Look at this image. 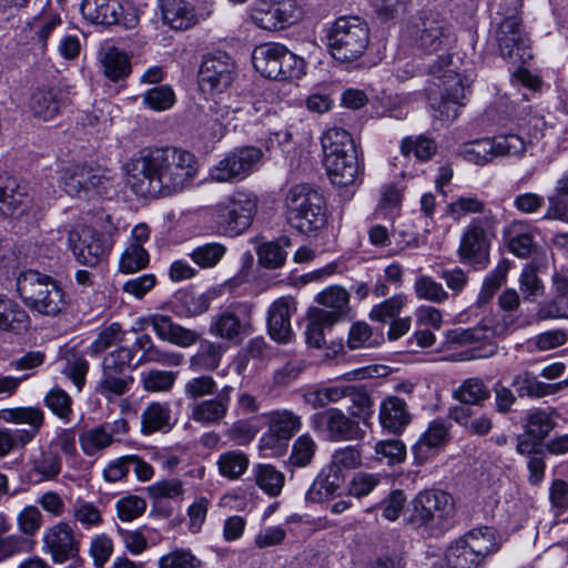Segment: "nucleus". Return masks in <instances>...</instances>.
Here are the masks:
<instances>
[{
	"label": "nucleus",
	"mask_w": 568,
	"mask_h": 568,
	"mask_svg": "<svg viewBox=\"0 0 568 568\" xmlns=\"http://www.w3.org/2000/svg\"><path fill=\"white\" fill-rule=\"evenodd\" d=\"M234 62L224 52L205 57L199 71V82L203 90L223 91L233 81Z\"/></svg>",
	"instance_id": "nucleus-22"
},
{
	"label": "nucleus",
	"mask_w": 568,
	"mask_h": 568,
	"mask_svg": "<svg viewBox=\"0 0 568 568\" xmlns=\"http://www.w3.org/2000/svg\"><path fill=\"white\" fill-rule=\"evenodd\" d=\"M345 480L344 474L333 466L326 465L315 477L305 494L308 503L320 504L334 496Z\"/></svg>",
	"instance_id": "nucleus-33"
},
{
	"label": "nucleus",
	"mask_w": 568,
	"mask_h": 568,
	"mask_svg": "<svg viewBox=\"0 0 568 568\" xmlns=\"http://www.w3.org/2000/svg\"><path fill=\"white\" fill-rule=\"evenodd\" d=\"M156 336L179 347L187 348L200 341V333L184 327L164 314H153L146 320Z\"/></svg>",
	"instance_id": "nucleus-26"
},
{
	"label": "nucleus",
	"mask_w": 568,
	"mask_h": 568,
	"mask_svg": "<svg viewBox=\"0 0 568 568\" xmlns=\"http://www.w3.org/2000/svg\"><path fill=\"white\" fill-rule=\"evenodd\" d=\"M0 420L8 424L28 425V428H18L26 433L24 439L30 444L44 425V412L38 406H17L0 409Z\"/></svg>",
	"instance_id": "nucleus-31"
},
{
	"label": "nucleus",
	"mask_w": 568,
	"mask_h": 568,
	"mask_svg": "<svg viewBox=\"0 0 568 568\" xmlns=\"http://www.w3.org/2000/svg\"><path fill=\"white\" fill-rule=\"evenodd\" d=\"M498 224L499 219L493 211L470 220L462 233L457 250L462 263L476 270L488 266L491 240L496 236Z\"/></svg>",
	"instance_id": "nucleus-10"
},
{
	"label": "nucleus",
	"mask_w": 568,
	"mask_h": 568,
	"mask_svg": "<svg viewBox=\"0 0 568 568\" xmlns=\"http://www.w3.org/2000/svg\"><path fill=\"white\" fill-rule=\"evenodd\" d=\"M316 302L322 305V308H314L315 311L325 312L329 320L337 323L347 317L349 307V294L341 286H329L317 294Z\"/></svg>",
	"instance_id": "nucleus-36"
},
{
	"label": "nucleus",
	"mask_w": 568,
	"mask_h": 568,
	"mask_svg": "<svg viewBox=\"0 0 568 568\" xmlns=\"http://www.w3.org/2000/svg\"><path fill=\"white\" fill-rule=\"evenodd\" d=\"M71 514L74 521L79 523L85 529L98 527L103 521L98 506L81 498H78L72 505Z\"/></svg>",
	"instance_id": "nucleus-62"
},
{
	"label": "nucleus",
	"mask_w": 568,
	"mask_h": 568,
	"mask_svg": "<svg viewBox=\"0 0 568 568\" xmlns=\"http://www.w3.org/2000/svg\"><path fill=\"white\" fill-rule=\"evenodd\" d=\"M252 62L257 72L273 80L300 79L305 61L280 43H263L253 50Z\"/></svg>",
	"instance_id": "nucleus-12"
},
{
	"label": "nucleus",
	"mask_w": 568,
	"mask_h": 568,
	"mask_svg": "<svg viewBox=\"0 0 568 568\" xmlns=\"http://www.w3.org/2000/svg\"><path fill=\"white\" fill-rule=\"evenodd\" d=\"M81 448L87 456H94L97 453L108 448L114 442L109 432L99 425L82 433L79 438Z\"/></svg>",
	"instance_id": "nucleus-58"
},
{
	"label": "nucleus",
	"mask_w": 568,
	"mask_h": 568,
	"mask_svg": "<svg viewBox=\"0 0 568 568\" xmlns=\"http://www.w3.org/2000/svg\"><path fill=\"white\" fill-rule=\"evenodd\" d=\"M105 182L106 179L99 169L79 164L64 168L60 176V184L64 192L79 197L91 192L99 193Z\"/></svg>",
	"instance_id": "nucleus-23"
},
{
	"label": "nucleus",
	"mask_w": 568,
	"mask_h": 568,
	"mask_svg": "<svg viewBox=\"0 0 568 568\" xmlns=\"http://www.w3.org/2000/svg\"><path fill=\"white\" fill-rule=\"evenodd\" d=\"M227 247L220 242H207L196 246L189 254L190 258L201 268L215 267L224 257Z\"/></svg>",
	"instance_id": "nucleus-51"
},
{
	"label": "nucleus",
	"mask_w": 568,
	"mask_h": 568,
	"mask_svg": "<svg viewBox=\"0 0 568 568\" xmlns=\"http://www.w3.org/2000/svg\"><path fill=\"white\" fill-rule=\"evenodd\" d=\"M162 20L173 30H186L195 24L193 9L185 0H158Z\"/></svg>",
	"instance_id": "nucleus-37"
},
{
	"label": "nucleus",
	"mask_w": 568,
	"mask_h": 568,
	"mask_svg": "<svg viewBox=\"0 0 568 568\" xmlns=\"http://www.w3.org/2000/svg\"><path fill=\"white\" fill-rule=\"evenodd\" d=\"M568 381L561 383L547 384L538 381L529 371H524L516 374L511 381V386L516 389L519 397L541 398L548 395L556 394Z\"/></svg>",
	"instance_id": "nucleus-38"
},
{
	"label": "nucleus",
	"mask_w": 568,
	"mask_h": 568,
	"mask_svg": "<svg viewBox=\"0 0 568 568\" xmlns=\"http://www.w3.org/2000/svg\"><path fill=\"white\" fill-rule=\"evenodd\" d=\"M32 473L39 476V480H51L58 477L62 469V459L51 448L42 450L32 459Z\"/></svg>",
	"instance_id": "nucleus-53"
},
{
	"label": "nucleus",
	"mask_w": 568,
	"mask_h": 568,
	"mask_svg": "<svg viewBox=\"0 0 568 568\" xmlns=\"http://www.w3.org/2000/svg\"><path fill=\"white\" fill-rule=\"evenodd\" d=\"M383 339L382 335H374L366 322L354 323L348 332L347 345L351 349L372 348Z\"/></svg>",
	"instance_id": "nucleus-60"
},
{
	"label": "nucleus",
	"mask_w": 568,
	"mask_h": 568,
	"mask_svg": "<svg viewBox=\"0 0 568 568\" xmlns=\"http://www.w3.org/2000/svg\"><path fill=\"white\" fill-rule=\"evenodd\" d=\"M101 61L105 77L112 81L123 79L131 72L129 57L115 47L106 48Z\"/></svg>",
	"instance_id": "nucleus-49"
},
{
	"label": "nucleus",
	"mask_w": 568,
	"mask_h": 568,
	"mask_svg": "<svg viewBox=\"0 0 568 568\" xmlns=\"http://www.w3.org/2000/svg\"><path fill=\"white\" fill-rule=\"evenodd\" d=\"M16 520L19 534L12 532L11 517L0 511V564L32 549L29 538L42 527L43 515L37 506L28 505L18 513Z\"/></svg>",
	"instance_id": "nucleus-9"
},
{
	"label": "nucleus",
	"mask_w": 568,
	"mask_h": 568,
	"mask_svg": "<svg viewBox=\"0 0 568 568\" xmlns=\"http://www.w3.org/2000/svg\"><path fill=\"white\" fill-rule=\"evenodd\" d=\"M378 417L382 427L394 434L403 432L410 423L405 400L396 396H389L382 402Z\"/></svg>",
	"instance_id": "nucleus-35"
},
{
	"label": "nucleus",
	"mask_w": 568,
	"mask_h": 568,
	"mask_svg": "<svg viewBox=\"0 0 568 568\" xmlns=\"http://www.w3.org/2000/svg\"><path fill=\"white\" fill-rule=\"evenodd\" d=\"M311 427L331 442L358 440L365 435L354 417L335 407L314 414Z\"/></svg>",
	"instance_id": "nucleus-17"
},
{
	"label": "nucleus",
	"mask_w": 568,
	"mask_h": 568,
	"mask_svg": "<svg viewBox=\"0 0 568 568\" xmlns=\"http://www.w3.org/2000/svg\"><path fill=\"white\" fill-rule=\"evenodd\" d=\"M175 93L170 85L161 84L149 89L143 94V103L154 111H165L175 103Z\"/></svg>",
	"instance_id": "nucleus-64"
},
{
	"label": "nucleus",
	"mask_w": 568,
	"mask_h": 568,
	"mask_svg": "<svg viewBox=\"0 0 568 568\" xmlns=\"http://www.w3.org/2000/svg\"><path fill=\"white\" fill-rule=\"evenodd\" d=\"M67 241L77 261L88 266L97 265L110 247L104 235L89 226L69 231Z\"/></svg>",
	"instance_id": "nucleus-21"
},
{
	"label": "nucleus",
	"mask_w": 568,
	"mask_h": 568,
	"mask_svg": "<svg viewBox=\"0 0 568 568\" xmlns=\"http://www.w3.org/2000/svg\"><path fill=\"white\" fill-rule=\"evenodd\" d=\"M491 211L477 195H462L446 206V213L454 221H459L468 214H483Z\"/></svg>",
	"instance_id": "nucleus-52"
},
{
	"label": "nucleus",
	"mask_w": 568,
	"mask_h": 568,
	"mask_svg": "<svg viewBox=\"0 0 568 568\" xmlns=\"http://www.w3.org/2000/svg\"><path fill=\"white\" fill-rule=\"evenodd\" d=\"M81 13L85 20L94 24H122L125 28H132L138 22L134 14L130 18L123 16V8L119 0H82Z\"/></svg>",
	"instance_id": "nucleus-24"
},
{
	"label": "nucleus",
	"mask_w": 568,
	"mask_h": 568,
	"mask_svg": "<svg viewBox=\"0 0 568 568\" xmlns=\"http://www.w3.org/2000/svg\"><path fill=\"white\" fill-rule=\"evenodd\" d=\"M255 484L270 497H277L284 487L285 476L271 464H257L253 467Z\"/></svg>",
	"instance_id": "nucleus-44"
},
{
	"label": "nucleus",
	"mask_w": 568,
	"mask_h": 568,
	"mask_svg": "<svg viewBox=\"0 0 568 568\" xmlns=\"http://www.w3.org/2000/svg\"><path fill=\"white\" fill-rule=\"evenodd\" d=\"M526 150L524 139L517 134H503L494 139H483L468 143L465 158L477 165H484L496 156L523 155Z\"/></svg>",
	"instance_id": "nucleus-20"
},
{
	"label": "nucleus",
	"mask_w": 568,
	"mask_h": 568,
	"mask_svg": "<svg viewBox=\"0 0 568 568\" xmlns=\"http://www.w3.org/2000/svg\"><path fill=\"white\" fill-rule=\"evenodd\" d=\"M287 223L302 234L311 235L326 224L325 199L310 183L292 185L284 197Z\"/></svg>",
	"instance_id": "nucleus-4"
},
{
	"label": "nucleus",
	"mask_w": 568,
	"mask_h": 568,
	"mask_svg": "<svg viewBox=\"0 0 568 568\" xmlns=\"http://www.w3.org/2000/svg\"><path fill=\"white\" fill-rule=\"evenodd\" d=\"M335 324L325 312L311 310L305 331L306 343L312 347L322 348L326 344V334Z\"/></svg>",
	"instance_id": "nucleus-43"
},
{
	"label": "nucleus",
	"mask_w": 568,
	"mask_h": 568,
	"mask_svg": "<svg viewBox=\"0 0 568 568\" xmlns=\"http://www.w3.org/2000/svg\"><path fill=\"white\" fill-rule=\"evenodd\" d=\"M225 351L221 343L201 339L196 352L190 357L189 368L194 373L214 372Z\"/></svg>",
	"instance_id": "nucleus-39"
},
{
	"label": "nucleus",
	"mask_w": 568,
	"mask_h": 568,
	"mask_svg": "<svg viewBox=\"0 0 568 568\" xmlns=\"http://www.w3.org/2000/svg\"><path fill=\"white\" fill-rule=\"evenodd\" d=\"M449 438L447 425L440 419L433 420L418 442L413 446L415 458L418 463H424L444 447L449 442Z\"/></svg>",
	"instance_id": "nucleus-32"
},
{
	"label": "nucleus",
	"mask_w": 568,
	"mask_h": 568,
	"mask_svg": "<svg viewBox=\"0 0 568 568\" xmlns=\"http://www.w3.org/2000/svg\"><path fill=\"white\" fill-rule=\"evenodd\" d=\"M61 23L62 20L59 13L48 12L33 18L31 28L34 36L32 39L39 45L41 52L47 50L49 37Z\"/></svg>",
	"instance_id": "nucleus-55"
},
{
	"label": "nucleus",
	"mask_w": 568,
	"mask_h": 568,
	"mask_svg": "<svg viewBox=\"0 0 568 568\" xmlns=\"http://www.w3.org/2000/svg\"><path fill=\"white\" fill-rule=\"evenodd\" d=\"M27 312L13 300L0 294V329L19 333L28 327Z\"/></svg>",
	"instance_id": "nucleus-40"
},
{
	"label": "nucleus",
	"mask_w": 568,
	"mask_h": 568,
	"mask_svg": "<svg viewBox=\"0 0 568 568\" xmlns=\"http://www.w3.org/2000/svg\"><path fill=\"white\" fill-rule=\"evenodd\" d=\"M262 156V150L256 146L235 148L210 169V178L216 182L243 180L253 172Z\"/></svg>",
	"instance_id": "nucleus-19"
},
{
	"label": "nucleus",
	"mask_w": 568,
	"mask_h": 568,
	"mask_svg": "<svg viewBox=\"0 0 568 568\" xmlns=\"http://www.w3.org/2000/svg\"><path fill=\"white\" fill-rule=\"evenodd\" d=\"M429 73L438 81L435 85L442 91L440 112L449 115L450 104L454 106L465 105L467 92L470 90L471 79L468 74H462L453 65L450 54L438 55L430 64Z\"/></svg>",
	"instance_id": "nucleus-15"
},
{
	"label": "nucleus",
	"mask_w": 568,
	"mask_h": 568,
	"mask_svg": "<svg viewBox=\"0 0 568 568\" xmlns=\"http://www.w3.org/2000/svg\"><path fill=\"white\" fill-rule=\"evenodd\" d=\"M291 245V240L286 236L277 241L261 243L256 250L258 263L265 268H278L284 265L287 253L284 247Z\"/></svg>",
	"instance_id": "nucleus-47"
},
{
	"label": "nucleus",
	"mask_w": 568,
	"mask_h": 568,
	"mask_svg": "<svg viewBox=\"0 0 568 568\" xmlns=\"http://www.w3.org/2000/svg\"><path fill=\"white\" fill-rule=\"evenodd\" d=\"M17 290L24 304L42 315L55 316L68 306L65 292L58 281L38 271L21 273Z\"/></svg>",
	"instance_id": "nucleus-5"
},
{
	"label": "nucleus",
	"mask_w": 568,
	"mask_h": 568,
	"mask_svg": "<svg viewBox=\"0 0 568 568\" xmlns=\"http://www.w3.org/2000/svg\"><path fill=\"white\" fill-rule=\"evenodd\" d=\"M125 332L118 323H112L101 329L98 337L88 346L87 354L90 356H98L109 347L121 343L124 339Z\"/></svg>",
	"instance_id": "nucleus-59"
},
{
	"label": "nucleus",
	"mask_w": 568,
	"mask_h": 568,
	"mask_svg": "<svg viewBox=\"0 0 568 568\" xmlns=\"http://www.w3.org/2000/svg\"><path fill=\"white\" fill-rule=\"evenodd\" d=\"M253 331L252 307L235 304L215 314L210 324V333L224 341L240 344Z\"/></svg>",
	"instance_id": "nucleus-18"
},
{
	"label": "nucleus",
	"mask_w": 568,
	"mask_h": 568,
	"mask_svg": "<svg viewBox=\"0 0 568 568\" xmlns=\"http://www.w3.org/2000/svg\"><path fill=\"white\" fill-rule=\"evenodd\" d=\"M453 396L462 404L483 406L490 398V389L481 378L469 377L462 382Z\"/></svg>",
	"instance_id": "nucleus-42"
},
{
	"label": "nucleus",
	"mask_w": 568,
	"mask_h": 568,
	"mask_svg": "<svg viewBox=\"0 0 568 568\" xmlns=\"http://www.w3.org/2000/svg\"><path fill=\"white\" fill-rule=\"evenodd\" d=\"M197 169L195 155L184 149L142 150L130 164L128 183L141 196H171L191 184Z\"/></svg>",
	"instance_id": "nucleus-1"
},
{
	"label": "nucleus",
	"mask_w": 568,
	"mask_h": 568,
	"mask_svg": "<svg viewBox=\"0 0 568 568\" xmlns=\"http://www.w3.org/2000/svg\"><path fill=\"white\" fill-rule=\"evenodd\" d=\"M65 92L59 87H39L29 98L28 108L33 118L50 121L54 119L64 106Z\"/></svg>",
	"instance_id": "nucleus-29"
},
{
	"label": "nucleus",
	"mask_w": 568,
	"mask_h": 568,
	"mask_svg": "<svg viewBox=\"0 0 568 568\" xmlns=\"http://www.w3.org/2000/svg\"><path fill=\"white\" fill-rule=\"evenodd\" d=\"M537 229L527 221L514 220L503 230L510 253L520 258L529 257L536 251Z\"/></svg>",
	"instance_id": "nucleus-30"
},
{
	"label": "nucleus",
	"mask_w": 568,
	"mask_h": 568,
	"mask_svg": "<svg viewBox=\"0 0 568 568\" xmlns=\"http://www.w3.org/2000/svg\"><path fill=\"white\" fill-rule=\"evenodd\" d=\"M296 312L293 297L284 296L274 301L267 312V328L272 339L277 343H290L293 337L291 315Z\"/></svg>",
	"instance_id": "nucleus-27"
},
{
	"label": "nucleus",
	"mask_w": 568,
	"mask_h": 568,
	"mask_svg": "<svg viewBox=\"0 0 568 568\" xmlns=\"http://www.w3.org/2000/svg\"><path fill=\"white\" fill-rule=\"evenodd\" d=\"M81 534L67 521H58L48 527L42 536V551L52 562L62 565L77 560L80 554Z\"/></svg>",
	"instance_id": "nucleus-16"
},
{
	"label": "nucleus",
	"mask_w": 568,
	"mask_h": 568,
	"mask_svg": "<svg viewBox=\"0 0 568 568\" xmlns=\"http://www.w3.org/2000/svg\"><path fill=\"white\" fill-rule=\"evenodd\" d=\"M455 515V500L442 489L419 491L407 505L405 521L413 528L438 529L447 526Z\"/></svg>",
	"instance_id": "nucleus-7"
},
{
	"label": "nucleus",
	"mask_w": 568,
	"mask_h": 568,
	"mask_svg": "<svg viewBox=\"0 0 568 568\" xmlns=\"http://www.w3.org/2000/svg\"><path fill=\"white\" fill-rule=\"evenodd\" d=\"M501 545V536L495 528H473L449 542L444 554L445 565L447 568H480Z\"/></svg>",
	"instance_id": "nucleus-3"
},
{
	"label": "nucleus",
	"mask_w": 568,
	"mask_h": 568,
	"mask_svg": "<svg viewBox=\"0 0 568 568\" xmlns=\"http://www.w3.org/2000/svg\"><path fill=\"white\" fill-rule=\"evenodd\" d=\"M555 427L556 420L552 410L535 408L527 413L524 428L528 437L544 442Z\"/></svg>",
	"instance_id": "nucleus-41"
},
{
	"label": "nucleus",
	"mask_w": 568,
	"mask_h": 568,
	"mask_svg": "<svg viewBox=\"0 0 568 568\" xmlns=\"http://www.w3.org/2000/svg\"><path fill=\"white\" fill-rule=\"evenodd\" d=\"M234 387L224 385L216 396L196 402L191 407V419L203 426L219 425L227 416Z\"/></svg>",
	"instance_id": "nucleus-25"
},
{
	"label": "nucleus",
	"mask_w": 568,
	"mask_h": 568,
	"mask_svg": "<svg viewBox=\"0 0 568 568\" xmlns=\"http://www.w3.org/2000/svg\"><path fill=\"white\" fill-rule=\"evenodd\" d=\"M268 422L270 433L281 440H288L302 427L301 417L286 409L272 412Z\"/></svg>",
	"instance_id": "nucleus-46"
},
{
	"label": "nucleus",
	"mask_w": 568,
	"mask_h": 568,
	"mask_svg": "<svg viewBox=\"0 0 568 568\" xmlns=\"http://www.w3.org/2000/svg\"><path fill=\"white\" fill-rule=\"evenodd\" d=\"M32 199L17 178L0 175V211L4 215L21 216L27 213Z\"/></svg>",
	"instance_id": "nucleus-28"
},
{
	"label": "nucleus",
	"mask_w": 568,
	"mask_h": 568,
	"mask_svg": "<svg viewBox=\"0 0 568 568\" xmlns=\"http://www.w3.org/2000/svg\"><path fill=\"white\" fill-rule=\"evenodd\" d=\"M510 7L498 4V10L491 18L494 37L500 55L514 64L524 63L531 59L529 39L521 28L518 16L519 0L507 1Z\"/></svg>",
	"instance_id": "nucleus-6"
},
{
	"label": "nucleus",
	"mask_w": 568,
	"mask_h": 568,
	"mask_svg": "<svg viewBox=\"0 0 568 568\" xmlns=\"http://www.w3.org/2000/svg\"><path fill=\"white\" fill-rule=\"evenodd\" d=\"M150 261L148 251L140 243H130L120 258L122 273H134L144 268Z\"/></svg>",
	"instance_id": "nucleus-61"
},
{
	"label": "nucleus",
	"mask_w": 568,
	"mask_h": 568,
	"mask_svg": "<svg viewBox=\"0 0 568 568\" xmlns=\"http://www.w3.org/2000/svg\"><path fill=\"white\" fill-rule=\"evenodd\" d=\"M403 37L427 53L450 49L454 33L442 14L423 10L412 17L403 31Z\"/></svg>",
	"instance_id": "nucleus-11"
},
{
	"label": "nucleus",
	"mask_w": 568,
	"mask_h": 568,
	"mask_svg": "<svg viewBox=\"0 0 568 568\" xmlns=\"http://www.w3.org/2000/svg\"><path fill=\"white\" fill-rule=\"evenodd\" d=\"M275 11L274 2L270 0H255L250 9L252 22L264 30L278 29V20L273 14Z\"/></svg>",
	"instance_id": "nucleus-63"
},
{
	"label": "nucleus",
	"mask_w": 568,
	"mask_h": 568,
	"mask_svg": "<svg viewBox=\"0 0 568 568\" xmlns=\"http://www.w3.org/2000/svg\"><path fill=\"white\" fill-rule=\"evenodd\" d=\"M324 165L331 182L337 186L361 183L363 164L352 135L342 128L328 129L322 138Z\"/></svg>",
	"instance_id": "nucleus-2"
},
{
	"label": "nucleus",
	"mask_w": 568,
	"mask_h": 568,
	"mask_svg": "<svg viewBox=\"0 0 568 568\" xmlns=\"http://www.w3.org/2000/svg\"><path fill=\"white\" fill-rule=\"evenodd\" d=\"M414 291L417 298L436 304H442L449 298V294L442 283L428 275H422L415 280Z\"/></svg>",
	"instance_id": "nucleus-56"
},
{
	"label": "nucleus",
	"mask_w": 568,
	"mask_h": 568,
	"mask_svg": "<svg viewBox=\"0 0 568 568\" xmlns=\"http://www.w3.org/2000/svg\"><path fill=\"white\" fill-rule=\"evenodd\" d=\"M134 352L129 347H118L109 353L102 362V374L95 390L110 399L124 395L133 383L131 362Z\"/></svg>",
	"instance_id": "nucleus-14"
},
{
	"label": "nucleus",
	"mask_w": 568,
	"mask_h": 568,
	"mask_svg": "<svg viewBox=\"0 0 568 568\" xmlns=\"http://www.w3.org/2000/svg\"><path fill=\"white\" fill-rule=\"evenodd\" d=\"M317 452V444L310 434L298 436L292 444L291 454L287 459V468L293 471L295 468L310 466Z\"/></svg>",
	"instance_id": "nucleus-45"
},
{
	"label": "nucleus",
	"mask_w": 568,
	"mask_h": 568,
	"mask_svg": "<svg viewBox=\"0 0 568 568\" xmlns=\"http://www.w3.org/2000/svg\"><path fill=\"white\" fill-rule=\"evenodd\" d=\"M217 393V383L212 375L202 374L189 378L183 386V394L187 400L194 403Z\"/></svg>",
	"instance_id": "nucleus-54"
},
{
	"label": "nucleus",
	"mask_w": 568,
	"mask_h": 568,
	"mask_svg": "<svg viewBox=\"0 0 568 568\" xmlns=\"http://www.w3.org/2000/svg\"><path fill=\"white\" fill-rule=\"evenodd\" d=\"M257 211V199L253 193L237 191L216 205L215 225L217 234L235 237L252 225Z\"/></svg>",
	"instance_id": "nucleus-13"
},
{
	"label": "nucleus",
	"mask_w": 568,
	"mask_h": 568,
	"mask_svg": "<svg viewBox=\"0 0 568 568\" xmlns=\"http://www.w3.org/2000/svg\"><path fill=\"white\" fill-rule=\"evenodd\" d=\"M510 263L507 260L500 261L493 272L484 280L477 297V304L483 305L490 301L501 284L506 281Z\"/></svg>",
	"instance_id": "nucleus-57"
},
{
	"label": "nucleus",
	"mask_w": 568,
	"mask_h": 568,
	"mask_svg": "<svg viewBox=\"0 0 568 568\" xmlns=\"http://www.w3.org/2000/svg\"><path fill=\"white\" fill-rule=\"evenodd\" d=\"M369 43V28L357 16L337 18L327 31V47L332 57L341 62L358 60Z\"/></svg>",
	"instance_id": "nucleus-8"
},
{
	"label": "nucleus",
	"mask_w": 568,
	"mask_h": 568,
	"mask_svg": "<svg viewBox=\"0 0 568 568\" xmlns=\"http://www.w3.org/2000/svg\"><path fill=\"white\" fill-rule=\"evenodd\" d=\"M216 465L222 477L235 480L247 470L250 460L245 453L230 450L220 455Z\"/></svg>",
	"instance_id": "nucleus-50"
},
{
	"label": "nucleus",
	"mask_w": 568,
	"mask_h": 568,
	"mask_svg": "<svg viewBox=\"0 0 568 568\" xmlns=\"http://www.w3.org/2000/svg\"><path fill=\"white\" fill-rule=\"evenodd\" d=\"M493 332L485 325L469 328L456 327L445 333V343L448 348L483 343L489 339Z\"/></svg>",
	"instance_id": "nucleus-48"
},
{
	"label": "nucleus",
	"mask_w": 568,
	"mask_h": 568,
	"mask_svg": "<svg viewBox=\"0 0 568 568\" xmlns=\"http://www.w3.org/2000/svg\"><path fill=\"white\" fill-rule=\"evenodd\" d=\"M174 424L171 405L166 402H152L141 414V433L143 435L156 432L168 433Z\"/></svg>",
	"instance_id": "nucleus-34"
}]
</instances>
